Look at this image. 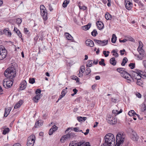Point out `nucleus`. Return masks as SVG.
I'll use <instances>...</instances> for the list:
<instances>
[{
	"instance_id": "nucleus-46",
	"label": "nucleus",
	"mask_w": 146,
	"mask_h": 146,
	"mask_svg": "<svg viewBox=\"0 0 146 146\" xmlns=\"http://www.w3.org/2000/svg\"><path fill=\"white\" fill-rule=\"evenodd\" d=\"M110 52L109 51H106L104 50L103 51V54L104 55L105 57H107L109 56V53Z\"/></svg>"
},
{
	"instance_id": "nucleus-41",
	"label": "nucleus",
	"mask_w": 146,
	"mask_h": 146,
	"mask_svg": "<svg viewBox=\"0 0 146 146\" xmlns=\"http://www.w3.org/2000/svg\"><path fill=\"white\" fill-rule=\"evenodd\" d=\"M98 34L96 30L94 29L91 33L92 35L94 36H95Z\"/></svg>"
},
{
	"instance_id": "nucleus-18",
	"label": "nucleus",
	"mask_w": 146,
	"mask_h": 146,
	"mask_svg": "<svg viewBox=\"0 0 146 146\" xmlns=\"http://www.w3.org/2000/svg\"><path fill=\"white\" fill-rule=\"evenodd\" d=\"M85 44L86 46L90 47H93L94 45L93 42L90 39H88L86 40Z\"/></svg>"
},
{
	"instance_id": "nucleus-27",
	"label": "nucleus",
	"mask_w": 146,
	"mask_h": 146,
	"mask_svg": "<svg viewBox=\"0 0 146 146\" xmlns=\"http://www.w3.org/2000/svg\"><path fill=\"white\" fill-rule=\"evenodd\" d=\"M141 109L142 111H145L146 109V106L145 102L143 103L140 106Z\"/></svg>"
},
{
	"instance_id": "nucleus-62",
	"label": "nucleus",
	"mask_w": 146,
	"mask_h": 146,
	"mask_svg": "<svg viewBox=\"0 0 146 146\" xmlns=\"http://www.w3.org/2000/svg\"><path fill=\"white\" fill-rule=\"evenodd\" d=\"M38 37L37 35L34 38V39L35 42H36L37 41Z\"/></svg>"
},
{
	"instance_id": "nucleus-52",
	"label": "nucleus",
	"mask_w": 146,
	"mask_h": 146,
	"mask_svg": "<svg viewBox=\"0 0 146 146\" xmlns=\"http://www.w3.org/2000/svg\"><path fill=\"white\" fill-rule=\"evenodd\" d=\"M24 32L25 34H27L28 33L29 31L28 30V29L27 28H24Z\"/></svg>"
},
{
	"instance_id": "nucleus-50",
	"label": "nucleus",
	"mask_w": 146,
	"mask_h": 146,
	"mask_svg": "<svg viewBox=\"0 0 146 146\" xmlns=\"http://www.w3.org/2000/svg\"><path fill=\"white\" fill-rule=\"evenodd\" d=\"M40 11L46 9L45 7L43 5H41L40 6Z\"/></svg>"
},
{
	"instance_id": "nucleus-56",
	"label": "nucleus",
	"mask_w": 146,
	"mask_h": 146,
	"mask_svg": "<svg viewBox=\"0 0 146 146\" xmlns=\"http://www.w3.org/2000/svg\"><path fill=\"white\" fill-rule=\"evenodd\" d=\"M20 106H20V105L18 103H17L15 105L14 108L15 109H17Z\"/></svg>"
},
{
	"instance_id": "nucleus-16",
	"label": "nucleus",
	"mask_w": 146,
	"mask_h": 146,
	"mask_svg": "<svg viewBox=\"0 0 146 146\" xmlns=\"http://www.w3.org/2000/svg\"><path fill=\"white\" fill-rule=\"evenodd\" d=\"M131 139L134 141H138L139 137L135 132H133V133L130 136Z\"/></svg>"
},
{
	"instance_id": "nucleus-25",
	"label": "nucleus",
	"mask_w": 146,
	"mask_h": 146,
	"mask_svg": "<svg viewBox=\"0 0 146 146\" xmlns=\"http://www.w3.org/2000/svg\"><path fill=\"white\" fill-rule=\"evenodd\" d=\"M110 63L113 65L115 66L116 63V61L115 60V58L114 57H113L111 58L110 60Z\"/></svg>"
},
{
	"instance_id": "nucleus-32",
	"label": "nucleus",
	"mask_w": 146,
	"mask_h": 146,
	"mask_svg": "<svg viewBox=\"0 0 146 146\" xmlns=\"http://www.w3.org/2000/svg\"><path fill=\"white\" fill-rule=\"evenodd\" d=\"M105 18L108 20L111 19V15L108 13H106L105 15Z\"/></svg>"
},
{
	"instance_id": "nucleus-34",
	"label": "nucleus",
	"mask_w": 146,
	"mask_h": 146,
	"mask_svg": "<svg viewBox=\"0 0 146 146\" xmlns=\"http://www.w3.org/2000/svg\"><path fill=\"white\" fill-rule=\"evenodd\" d=\"M122 112V110H121L120 111H118L117 110H112V113L113 114H115V115H117L121 113Z\"/></svg>"
},
{
	"instance_id": "nucleus-38",
	"label": "nucleus",
	"mask_w": 146,
	"mask_h": 146,
	"mask_svg": "<svg viewBox=\"0 0 146 146\" xmlns=\"http://www.w3.org/2000/svg\"><path fill=\"white\" fill-rule=\"evenodd\" d=\"M9 131V128H7L5 129L3 131V134L4 135L6 134Z\"/></svg>"
},
{
	"instance_id": "nucleus-58",
	"label": "nucleus",
	"mask_w": 146,
	"mask_h": 146,
	"mask_svg": "<svg viewBox=\"0 0 146 146\" xmlns=\"http://www.w3.org/2000/svg\"><path fill=\"white\" fill-rule=\"evenodd\" d=\"M70 129L71 130H72L73 129V128L72 127H69L65 131V132L66 133L67 131L68 132L69 131V130Z\"/></svg>"
},
{
	"instance_id": "nucleus-35",
	"label": "nucleus",
	"mask_w": 146,
	"mask_h": 146,
	"mask_svg": "<svg viewBox=\"0 0 146 146\" xmlns=\"http://www.w3.org/2000/svg\"><path fill=\"white\" fill-rule=\"evenodd\" d=\"M128 61V60L126 57H124L122 60V62L121 63V65L122 66H125V64Z\"/></svg>"
},
{
	"instance_id": "nucleus-44",
	"label": "nucleus",
	"mask_w": 146,
	"mask_h": 146,
	"mask_svg": "<svg viewBox=\"0 0 146 146\" xmlns=\"http://www.w3.org/2000/svg\"><path fill=\"white\" fill-rule=\"evenodd\" d=\"M90 72L91 70L90 68H88L86 69L85 70V74H86V75H88L90 73Z\"/></svg>"
},
{
	"instance_id": "nucleus-11",
	"label": "nucleus",
	"mask_w": 146,
	"mask_h": 146,
	"mask_svg": "<svg viewBox=\"0 0 146 146\" xmlns=\"http://www.w3.org/2000/svg\"><path fill=\"white\" fill-rule=\"evenodd\" d=\"M94 41L97 44L101 46H104L108 43V40H103L94 39Z\"/></svg>"
},
{
	"instance_id": "nucleus-54",
	"label": "nucleus",
	"mask_w": 146,
	"mask_h": 146,
	"mask_svg": "<svg viewBox=\"0 0 146 146\" xmlns=\"http://www.w3.org/2000/svg\"><path fill=\"white\" fill-rule=\"evenodd\" d=\"M54 132V131L51 128L49 130L48 134L49 135H51L53 134V132Z\"/></svg>"
},
{
	"instance_id": "nucleus-6",
	"label": "nucleus",
	"mask_w": 146,
	"mask_h": 146,
	"mask_svg": "<svg viewBox=\"0 0 146 146\" xmlns=\"http://www.w3.org/2000/svg\"><path fill=\"white\" fill-rule=\"evenodd\" d=\"M35 139L34 135H32L29 137L27 140V146H33L35 142Z\"/></svg>"
},
{
	"instance_id": "nucleus-53",
	"label": "nucleus",
	"mask_w": 146,
	"mask_h": 146,
	"mask_svg": "<svg viewBox=\"0 0 146 146\" xmlns=\"http://www.w3.org/2000/svg\"><path fill=\"white\" fill-rule=\"evenodd\" d=\"M41 92V90L40 89H37L35 91V94H40Z\"/></svg>"
},
{
	"instance_id": "nucleus-64",
	"label": "nucleus",
	"mask_w": 146,
	"mask_h": 146,
	"mask_svg": "<svg viewBox=\"0 0 146 146\" xmlns=\"http://www.w3.org/2000/svg\"><path fill=\"white\" fill-rule=\"evenodd\" d=\"M137 96L139 98H140L141 97V95L139 93H138L136 94Z\"/></svg>"
},
{
	"instance_id": "nucleus-12",
	"label": "nucleus",
	"mask_w": 146,
	"mask_h": 146,
	"mask_svg": "<svg viewBox=\"0 0 146 146\" xmlns=\"http://www.w3.org/2000/svg\"><path fill=\"white\" fill-rule=\"evenodd\" d=\"M143 73V71L137 70V72L133 71L132 73L131 77V78L133 79V80H134V79H135V78H137V76L139 74H141Z\"/></svg>"
},
{
	"instance_id": "nucleus-5",
	"label": "nucleus",
	"mask_w": 146,
	"mask_h": 146,
	"mask_svg": "<svg viewBox=\"0 0 146 146\" xmlns=\"http://www.w3.org/2000/svg\"><path fill=\"white\" fill-rule=\"evenodd\" d=\"M106 119L108 123L110 124H115L117 123V119L111 115H107Z\"/></svg>"
},
{
	"instance_id": "nucleus-7",
	"label": "nucleus",
	"mask_w": 146,
	"mask_h": 146,
	"mask_svg": "<svg viewBox=\"0 0 146 146\" xmlns=\"http://www.w3.org/2000/svg\"><path fill=\"white\" fill-rule=\"evenodd\" d=\"M139 45L138 47L137 48V51L139 53V54L141 55L142 57L145 56V55L144 52V50L143 49L142 47H143V44L141 41H139Z\"/></svg>"
},
{
	"instance_id": "nucleus-23",
	"label": "nucleus",
	"mask_w": 146,
	"mask_h": 146,
	"mask_svg": "<svg viewBox=\"0 0 146 146\" xmlns=\"http://www.w3.org/2000/svg\"><path fill=\"white\" fill-rule=\"evenodd\" d=\"M43 123L42 120H39L35 123V126L36 128L40 127L42 125Z\"/></svg>"
},
{
	"instance_id": "nucleus-8",
	"label": "nucleus",
	"mask_w": 146,
	"mask_h": 146,
	"mask_svg": "<svg viewBox=\"0 0 146 146\" xmlns=\"http://www.w3.org/2000/svg\"><path fill=\"white\" fill-rule=\"evenodd\" d=\"M13 80H11V81L9 80L5 81V80L3 81V85L6 88H9L11 87L13 83Z\"/></svg>"
},
{
	"instance_id": "nucleus-22",
	"label": "nucleus",
	"mask_w": 146,
	"mask_h": 146,
	"mask_svg": "<svg viewBox=\"0 0 146 146\" xmlns=\"http://www.w3.org/2000/svg\"><path fill=\"white\" fill-rule=\"evenodd\" d=\"M41 97L40 94H36V95L33 98V100L36 103L38 102V100Z\"/></svg>"
},
{
	"instance_id": "nucleus-60",
	"label": "nucleus",
	"mask_w": 146,
	"mask_h": 146,
	"mask_svg": "<svg viewBox=\"0 0 146 146\" xmlns=\"http://www.w3.org/2000/svg\"><path fill=\"white\" fill-rule=\"evenodd\" d=\"M119 41L120 42H125L127 41V40L126 39L124 38L123 40L119 39Z\"/></svg>"
},
{
	"instance_id": "nucleus-63",
	"label": "nucleus",
	"mask_w": 146,
	"mask_h": 146,
	"mask_svg": "<svg viewBox=\"0 0 146 146\" xmlns=\"http://www.w3.org/2000/svg\"><path fill=\"white\" fill-rule=\"evenodd\" d=\"M73 91L74 92V93L75 94L77 93L78 92V90L74 88L73 90Z\"/></svg>"
},
{
	"instance_id": "nucleus-36",
	"label": "nucleus",
	"mask_w": 146,
	"mask_h": 146,
	"mask_svg": "<svg viewBox=\"0 0 146 146\" xmlns=\"http://www.w3.org/2000/svg\"><path fill=\"white\" fill-rule=\"evenodd\" d=\"M69 2V0H65L62 4L63 7L64 8L66 7Z\"/></svg>"
},
{
	"instance_id": "nucleus-10",
	"label": "nucleus",
	"mask_w": 146,
	"mask_h": 146,
	"mask_svg": "<svg viewBox=\"0 0 146 146\" xmlns=\"http://www.w3.org/2000/svg\"><path fill=\"white\" fill-rule=\"evenodd\" d=\"M69 146H90L89 142H84L81 143L79 142L78 143L75 142H72L71 144L70 143Z\"/></svg>"
},
{
	"instance_id": "nucleus-13",
	"label": "nucleus",
	"mask_w": 146,
	"mask_h": 146,
	"mask_svg": "<svg viewBox=\"0 0 146 146\" xmlns=\"http://www.w3.org/2000/svg\"><path fill=\"white\" fill-rule=\"evenodd\" d=\"M124 68H118L117 69V71L120 73L121 76L122 77H125L126 75H128V73L123 70Z\"/></svg>"
},
{
	"instance_id": "nucleus-3",
	"label": "nucleus",
	"mask_w": 146,
	"mask_h": 146,
	"mask_svg": "<svg viewBox=\"0 0 146 146\" xmlns=\"http://www.w3.org/2000/svg\"><path fill=\"white\" fill-rule=\"evenodd\" d=\"M125 135L123 133H120L117 134L116 138V144L115 146H121L124 142Z\"/></svg>"
},
{
	"instance_id": "nucleus-15",
	"label": "nucleus",
	"mask_w": 146,
	"mask_h": 146,
	"mask_svg": "<svg viewBox=\"0 0 146 146\" xmlns=\"http://www.w3.org/2000/svg\"><path fill=\"white\" fill-rule=\"evenodd\" d=\"M7 54V51L5 49L0 50V60H2L5 58Z\"/></svg>"
},
{
	"instance_id": "nucleus-37",
	"label": "nucleus",
	"mask_w": 146,
	"mask_h": 146,
	"mask_svg": "<svg viewBox=\"0 0 146 146\" xmlns=\"http://www.w3.org/2000/svg\"><path fill=\"white\" fill-rule=\"evenodd\" d=\"M136 113L133 110H131L128 113V114L130 116H135Z\"/></svg>"
},
{
	"instance_id": "nucleus-43",
	"label": "nucleus",
	"mask_w": 146,
	"mask_h": 146,
	"mask_svg": "<svg viewBox=\"0 0 146 146\" xmlns=\"http://www.w3.org/2000/svg\"><path fill=\"white\" fill-rule=\"evenodd\" d=\"M92 60H89L88 61V63L86 64V66L87 67H90L92 66Z\"/></svg>"
},
{
	"instance_id": "nucleus-20",
	"label": "nucleus",
	"mask_w": 146,
	"mask_h": 146,
	"mask_svg": "<svg viewBox=\"0 0 146 146\" xmlns=\"http://www.w3.org/2000/svg\"><path fill=\"white\" fill-rule=\"evenodd\" d=\"M85 70L84 67V66H82L80 69L79 74L78 75V77H82L83 76V74Z\"/></svg>"
},
{
	"instance_id": "nucleus-57",
	"label": "nucleus",
	"mask_w": 146,
	"mask_h": 146,
	"mask_svg": "<svg viewBox=\"0 0 146 146\" xmlns=\"http://www.w3.org/2000/svg\"><path fill=\"white\" fill-rule=\"evenodd\" d=\"M79 7L80 9H82L84 10H86L87 8V7L85 6H83L82 7V6L80 5L79 6Z\"/></svg>"
},
{
	"instance_id": "nucleus-29",
	"label": "nucleus",
	"mask_w": 146,
	"mask_h": 146,
	"mask_svg": "<svg viewBox=\"0 0 146 146\" xmlns=\"http://www.w3.org/2000/svg\"><path fill=\"white\" fill-rule=\"evenodd\" d=\"M87 119L86 117L78 116L77 117V120L80 122L85 121Z\"/></svg>"
},
{
	"instance_id": "nucleus-48",
	"label": "nucleus",
	"mask_w": 146,
	"mask_h": 146,
	"mask_svg": "<svg viewBox=\"0 0 146 146\" xmlns=\"http://www.w3.org/2000/svg\"><path fill=\"white\" fill-rule=\"evenodd\" d=\"M66 93L67 90H66V89H63L61 93V94L63 96H64Z\"/></svg>"
},
{
	"instance_id": "nucleus-21",
	"label": "nucleus",
	"mask_w": 146,
	"mask_h": 146,
	"mask_svg": "<svg viewBox=\"0 0 146 146\" xmlns=\"http://www.w3.org/2000/svg\"><path fill=\"white\" fill-rule=\"evenodd\" d=\"M27 82L25 80H23L20 84V88L22 90H23L27 86Z\"/></svg>"
},
{
	"instance_id": "nucleus-14",
	"label": "nucleus",
	"mask_w": 146,
	"mask_h": 146,
	"mask_svg": "<svg viewBox=\"0 0 146 146\" xmlns=\"http://www.w3.org/2000/svg\"><path fill=\"white\" fill-rule=\"evenodd\" d=\"M40 14L44 21H46L48 19L47 13L46 10L40 11Z\"/></svg>"
},
{
	"instance_id": "nucleus-1",
	"label": "nucleus",
	"mask_w": 146,
	"mask_h": 146,
	"mask_svg": "<svg viewBox=\"0 0 146 146\" xmlns=\"http://www.w3.org/2000/svg\"><path fill=\"white\" fill-rule=\"evenodd\" d=\"M104 145L107 146H114L115 139L114 135L111 133L107 134L104 137Z\"/></svg>"
},
{
	"instance_id": "nucleus-26",
	"label": "nucleus",
	"mask_w": 146,
	"mask_h": 146,
	"mask_svg": "<svg viewBox=\"0 0 146 146\" xmlns=\"http://www.w3.org/2000/svg\"><path fill=\"white\" fill-rule=\"evenodd\" d=\"M146 76L145 75L141 73V74H139V75L137 76V78H135V79L137 80H141V78H142V79H143L144 77H145Z\"/></svg>"
},
{
	"instance_id": "nucleus-51",
	"label": "nucleus",
	"mask_w": 146,
	"mask_h": 146,
	"mask_svg": "<svg viewBox=\"0 0 146 146\" xmlns=\"http://www.w3.org/2000/svg\"><path fill=\"white\" fill-rule=\"evenodd\" d=\"M57 128L58 127L56 126V125H55L53 126L51 128V129L53 130L54 131H56L57 130Z\"/></svg>"
},
{
	"instance_id": "nucleus-31",
	"label": "nucleus",
	"mask_w": 146,
	"mask_h": 146,
	"mask_svg": "<svg viewBox=\"0 0 146 146\" xmlns=\"http://www.w3.org/2000/svg\"><path fill=\"white\" fill-rule=\"evenodd\" d=\"M142 80V79L141 80H137V85L143 87V84Z\"/></svg>"
},
{
	"instance_id": "nucleus-59",
	"label": "nucleus",
	"mask_w": 146,
	"mask_h": 146,
	"mask_svg": "<svg viewBox=\"0 0 146 146\" xmlns=\"http://www.w3.org/2000/svg\"><path fill=\"white\" fill-rule=\"evenodd\" d=\"M79 130V128L78 127H76L73 128V130L76 132H78Z\"/></svg>"
},
{
	"instance_id": "nucleus-33",
	"label": "nucleus",
	"mask_w": 146,
	"mask_h": 146,
	"mask_svg": "<svg viewBox=\"0 0 146 146\" xmlns=\"http://www.w3.org/2000/svg\"><path fill=\"white\" fill-rule=\"evenodd\" d=\"M65 35L67 39L69 40H72L73 37L69 33H65Z\"/></svg>"
},
{
	"instance_id": "nucleus-9",
	"label": "nucleus",
	"mask_w": 146,
	"mask_h": 146,
	"mask_svg": "<svg viewBox=\"0 0 146 146\" xmlns=\"http://www.w3.org/2000/svg\"><path fill=\"white\" fill-rule=\"evenodd\" d=\"M125 5L126 9L128 10L131 9L133 6L132 0H125Z\"/></svg>"
},
{
	"instance_id": "nucleus-47",
	"label": "nucleus",
	"mask_w": 146,
	"mask_h": 146,
	"mask_svg": "<svg viewBox=\"0 0 146 146\" xmlns=\"http://www.w3.org/2000/svg\"><path fill=\"white\" fill-rule=\"evenodd\" d=\"M130 68L131 69H133L135 67V64L133 63H130L129 65Z\"/></svg>"
},
{
	"instance_id": "nucleus-19",
	"label": "nucleus",
	"mask_w": 146,
	"mask_h": 146,
	"mask_svg": "<svg viewBox=\"0 0 146 146\" xmlns=\"http://www.w3.org/2000/svg\"><path fill=\"white\" fill-rule=\"evenodd\" d=\"M98 28L100 30H101L103 29L104 25L103 23L101 21H98L96 23Z\"/></svg>"
},
{
	"instance_id": "nucleus-49",
	"label": "nucleus",
	"mask_w": 146,
	"mask_h": 146,
	"mask_svg": "<svg viewBox=\"0 0 146 146\" xmlns=\"http://www.w3.org/2000/svg\"><path fill=\"white\" fill-rule=\"evenodd\" d=\"M16 22L17 24H20L22 22V19L20 18H18L16 19Z\"/></svg>"
},
{
	"instance_id": "nucleus-4",
	"label": "nucleus",
	"mask_w": 146,
	"mask_h": 146,
	"mask_svg": "<svg viewBox=\"0 0 146 146\" xmlns=\"http://www.w3.org/2000/svg\"><path fill=\"white\" fill-rule=\"evenodd\" d=\"M75 133L73 132L68 133L67 134L63 136L61 138L60 141L61 143L65 142V141L67 139H70L76 137Z\"/></svg>"
},
{
	"instance_id": "nucleus-45",
	"label": "nucleus",
	"mask_w": 146,
	"mask_h": 146,
	"mask_svg": "<svg viewBox=\"0 0 146 146\" xmlns=\"http://www.w3.org/2000/svg\"><path fill=\"white\" fill-rule=\"evenodd\" d=\"M29 82L30 83L33 84L35 82V79L34 78H30L29 79Z\"/></svg>"
},
{
	"instance_id": "nucleus-39",
	"label": "nucleus",
	"mask_w": 146,
	"mask_h": 146,
	"mask_svg": "<svg viewBox=\"0 0 146 146\" xmlns=\"http://www.w3.org/2000/svg\"><path fill=\"white\" fill-rule=\"evenodd\" d=\"M16 33L17 34V35L19 36V37L21 38V39L23 40V38H22V35L21 33L19 31V30L17 31H16Z\"/></svg>"
},
{
	"instance_id": "nucleus-55",
	"label": "nucleus",
	"mask_w": 146,
	"mask_h": 146,
	"mask_svg": "<svg viewBox=\"0 0 146 146\" xmlns=\"http://www.w3.org/2000/svg\"><path fill=\"white\" fill-rule=\"evenodd\" d=\"M128 74L129 75H127V76L126 75L125 77H123L126 79H127V80H130L129 79V76H131H131L128 73Z\"/></svg>"
},
{
	"instance_id": "nucleus-17",
	"label": "nucleus",
	"mask_w": 146,
	"mask_h": 146,
	"mask_svg": "<svg viewBox=\"0 0 146 146\" xmlns=\"http://www.w3.org/2000/svg\"><path fill=\"white\" fill-rule=\"evenodd\" d=\"M3 32L2 33L1 35L3 34H5L6 35L10 37L11 35V32L9 31L8 28H6L3 31Z\"/></svg>"
},
{
	"instance_id": "nucleus-61",
	"label": "nucleus",
	"mask_w": 146,
	"mask_h": 146,
	"mask_svg": "<svg viewBox=\"0 0 146 146\" xmlns=\"http://www.w3.org/2000/svg\"><path fill=\"white\" fill-rule=\"evenodd\" d=\"M23 100H21L19 101V102H18V103L19 104V105H20V106H21L23 104Z\"/></svg>"
},
{
	"instance_id": "nucleus-24",
	"label": "nucleus",
	"mask_w": 146,
	"mask_h": 146,
	"mask_svg": "<svg viewBox=\"0 0 146 146\" xmlns=\"http://www.w3.org/2000/svg\"><path fill=\"white\" fill-rule=\"evenodd\" d=\"M11 110V109L9 108H6L5 109V114L4 117H7L8 115L9 114Z\"/></svg>"
},
{
	"instance_id": "nucleus-2",
	"label": "nucleus",
	"mask_w": 146,
	"mask_h": 146,
	"mask_svg": "<svg viewBox=\"0 0 146 146\" xmlns=\"http://www.w3.org/2000/svg\"><path fill=\"white\" fill-rule=\"evenodd\" d=\"M15 69L14 66L9 67L5 71L4 75L7 78L13 79L16 76Z\"/></svg>"
},
{
	"instance_id": "nucleus-42",
	"label": "nucleus",
	"mask_w": 146,
	"mask_h": 146,
	"mask_svg": "<svg viewBox=\"0 0 146 146\" xmlns=\"http://www.w3.org/2000/svg\"><path fill=\"white\" fill-rule=\"evenodd\" d=\"M104 59H101V61H100L99 62V64L103 66H105L106 64L104 63Z\"/></svg>"
},
{
	"instance_id": "nucleus-40",
	"label": "nucleus",
	"mask_w": 146,
	"mask_h": 146,
	"mask_svg": "<svg viewBox=\"0 0 146 146\" xmlns=\"http://www.w3.org/2000/svg\"><path fill=\"white\" fill-rule=\"evenodd\" d=\"M111 52L113 53V55L115 56V57H118V53L115 50H113Z\"/></svg>"
},
{
	"instance_id": "nucleus-30",
	"label": "nucleus",
	"mask_w": 146,
	"mask_h": 146,
	"mask_svg": "<svg viewBox=\"0 0 146 146\" xmlns=\"http://www.w3.org/2000/svg\"><path fill=\"white\" fill-rule=\"evenodd\" d=\"M91 24L88 23L87 25L82 26V29L84 30H87L89 29L91 27Z\"/></svg>"
},
{
	"instance_id": "nucleus-28",
	"label": "nucleus",
	"mask_w": 146,
	"mask_h": 146,
	"mask_svg": "<svg viewBox=\"0 0 146 146\" xmlns=\"http://www.w3.org/2000/svg\"><path fill=\"white\" fill-rule=\"evenodd\" d=\"M117 38L115 35V34H113L111 38V42H112L114 43H115L117 40Z\"/></svg>"
}]
</instances>
